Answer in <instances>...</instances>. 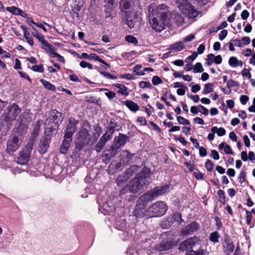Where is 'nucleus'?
<instances>
[{
  "mask_svg": "<svg viewBox=\"0 0 255 255\" xmlns=\"http://www.w3.org/2000/svg\"><path fill=\"white\" fill-rule=\"evenodd\" d=\"M148 11L149 22L152 30L157 32L164 30L171 16L168 6L165 4L157 6L154 3H151L148 7Z\"/></svg>",
  "mask_w": 255,
  "mask_h": 255,
  "instance_id": "obj_1",
  "label": "nucleus"
},
{
  "mask_svg": "<svg viewBox=\"0 0 255 255\" xmlns=\"http://www.w3.org/2000/svg\"><path fill=\"white\" fill-rule=\"evenodd\" d=\"M151 182V171L147 168H144L137 176L132 179L125 187L121 191L125 194L128 190L129 192L136 193L141 190L144 186L148 185Z\"/></svg>",
  "mask_w": 255,
  "mask_h": 255,
  "instance_id": "obj_2",
  "label": "nucleus"
},
{
  "mask_svg": "<svg viewBox=\"0 0 255 255\" xmlns=\"http://www.w3.org/2000/svg\"><path fill=\"white\" fill-rule=\"evenodd\" d=\"M78 121L74 118H70L69 123L66 126L64 139L60 147V152L66 154L71 145L72 136L77 129Z\"/></svg>",
  "mask_w": 255,
  "mask_h": 255,
  "instance_id": "obj_3",
  "label": "nucleus"
},
{
  "mask_svg": "<svg viewBox=\"0 0 255 255\" xmlns=\"http://www.w3.org/2000/svg\"><path fill=\"white\" fill-rule=\"evenodd\" d=\"M96 142V139H92L88 130L83 128L79 132L78 137L76 142V147L81 150L87 145L92 146Z\"/></svg>",
  "mask_w": 255,
  "mask_h": 255,
  "instance_id": "obj_4",
  "label": "nucleus"
},
{
  "mask_svg": "<svg viewBox=\"0 0 255 255\" xmlns=\"http://www.w3.org/2000/svg\"><path fill=\"white\" fill-rule=\"evenodd\" d=\"M167 210V206L163 201H157L153 204L147 210V218L162 216Z\"/></svg>",
  "mask_w": 255,
  "mask_h": 255,
  "instance_id": "obj_5",
  "label": "nucleus"
},
{
  "mask_svg": "<svg viewBox=\"0 0 255 255\" xmlns=\"http://www.w3.org/2000/svg\"><path fill=\"white\" fill-rule=\"evenodd\" d=\"M20 112L21 109L17 104L15 103L10 104L2 115L1 118L5 122L10 123L16 120Z\"/></svg>",
  "mask_w": 255,
  "mask_h": 255,
  "instance_id": "obj_6",
  "label": "nucleus"
},
{
  "mask_svg": "<svg viewBox=\"0 0 255 255\" xmlns=\"http://www.w3.org/2000/svg\"><path fill=\"white\" fill-rule=\"evenodd\" d=\"M33 115L30 110H25L23 113L19 116V125L17 128V131L20 134H22L27 129L28 124L30 123L32 120Z\"/></svg>",
  "mask_w": 255,
  "mask_h": 255,
  "instance_id": "obj_7",
  "label": "nucleus"
},
{
  "mask_svg": "<svg viewBox=\"0 0 255 255\" xmlns=\"http://www.w3.org/2000/svg\"><path fill=\"white\" fill-rule=\"evenodd\" d=\"M128 139V137L122 133H119L118 136H116L113 140V144L108 149L109 152L111 153L112 156H115L118 150L124 146Z\"/></svg>",
  "mask_w": 255,
  "mask_h": 255,
  "instance_id": "obj_8",
  "label": "nucleus"
},
{
  "mask_svg": "<svg viewBox=\"0 0 255 255\" xmlns=\"http://www.w3.org/2000/svg\"><path fill=\"white\" fill-rule=\"evenodd\" d=\"M182 3L178 6L182 12L190 18L196 17L199 12L197 9L190 3H187L186 0H181Z\"/></svg>",
  "mask_w": 255,
  "mask_h": 255,
  "instance_id": "obj_9",
  "label": "nucleus"
},
{
  "mask_svg": "<svg viewBox=\"0 0 255 255\" xmlns=\"http://www.w3.org/2000/svg\"><path fill=\"white\" fill-rule=\"evenodd\" d=\"M199 241V238L197 237L189 238L188 239L183 241L179 246L180 251H190L192 247L196 244Z\"/></svg>",
  "mask_w": 255,
  "mask_h": 255,
  "instance_id": "obj_10",
  "label": "nucleus"
},
{
  "mask_svg": "<svg viewBox=\"0 0 255 255\" xmlns=\"http://www.w3.org/2000/svg\"><path fill=\"white\" fill-rule=\"evenodd\" d=\"M21 144L19 137L16 136L11 137L7 142V150L9 152L16 151Z\"/></svg>",
  "mask_w": 255,
  "mask_h": 255,
  "instance_id": "obj_11",
  "label": "nucleus"
},
{
  "mask_svg": "<svg viewBox=\"0 0 255 255\" xmlns=\"http://www.w3.org/2000/svg\"><path fill=\"white\" fill-rule=\"evenodd\" d=\"M146 205L137 201L136 205L133 211V214L138 218L147 217V210H145Z\"/></svg>",
  "mask_w": 255,
  "mask_h": 255,
  "instance_id": "obj_12",
  "label": "nucleus"
},
{
  "mask_svg": "<svg viewBox=\"0 0 255 255\" xmlns=\"http://www.w3.org/2000/svg\"><path fill=\"white\" fill-rule=\"evenodd\" d=\"M51 138L48 135L45 137H42L39 143L38 151L40 154L45 153L49 146L50 143Z\"/></svg>",
  "mask_w": 255,
  "mask_h": 255,
  "instance_id": "obj_13",
  "label": "nucleus"
},
{
  "mask_svg": "<svg viewBox=\"0 0 255 255\" xmlns=\"http://www.w3.org/2000/svg\"><path fill=\"white\" fill-rule=\"evenodd\" d=\"M200 225L196 222H193L187 226H185L182 230V234L185 236L190 235L198 230Z\"/></svg>",
  "mask_w": 255,
  "mask_h": 255,
  "instance_id": "obj_14",
  "label": "nucleus"
},
{
  "mask_svg": "<svg viewBox=\"0 0 255 255\" xmlns=\"http://www.w3.org/2000/svg\"><path fill=\"white\" fill-rule=\"evenodd\" d=\"M223 246L224 253L228 255L234 251L235 248L233 242L228 236H225Z\"/></svg>",
  "mask_w": 255,
  "mask_h": 255,
  "instance_id": "obj_15",
  "label": "nucleus"
},
{
  "mask_svg": "<svg viewBox=\"0 0 255 255\" xmlns=\"http://www.w3.org/2000/svg\"><path fill=\"white\" fill-rule=\"evenodd\" d=\"M156 198V194L153 190L149 191L141 196L137 201L145 205L149 202L152 201Z\"/></svg>",
  "mask_w": 255,
  "mask_h": 255,
  "instance_id": "obj_16",
  "label": "nucleus"
},
{
  "mask_svg": "<svg viewBox=\"0 0 255 255\" xmlns=\"http://www.w3.org/2000/svg\"><path fill=\"white\" fill-rule=\"evenodd\" d=\"M111 139V138H110V137L104 134L101 136L99 141L94 147V149L97 152H100L104 148L106 145V143Z\"/></svg>",
  "mask_w": 255,
  "mask_h": 255,
  "instance_id": "obj_17",
  "label": "nucleus"
},
{
  "mask_svg": "<svg viewBox=\"0 0 255 255\" xmlns=\"http://www.w3.org/2000/svg\"><path fill=\"white\" fill-rule=\"evenodd\" d=\"M174 244L171 241H167L164 243H160L155 245L154 249L159 251H165L172 248Z\"/></svg>",
  "mask_w": 255,
  "mask_h": 255,
  "instance_id": "obj_18",
  "label": "nucleus"
},
{
  "mask_svg": "<svg viewBox=\"0 0 255 255\" xmlns=\"http://www.w3.org/2000/svg\"><path fill=\"white\" fill-rule=\"evenodd\" d=\"M130 172V169L127 170L125 173L117 177L116 182L119 186H123L125 182L129 179L131 175Z\"/></svg>",
  "mask_w": 255,
  "mask_h": 255,
  "instance_id": "obj_19",
  "label": "nucleus"
},
{
  "mask_svg": "<svg viewBox=\"0 0 255 255\" xmlns=\"http://www.w3.org/2000/svg\"><path fill=\"white\" fill-rule=\"evenodd\" d=\"M117 127V123H116L114 121L111 120L109 123V126L107 128L105 134L110 137V138H112L114 132L115 130H118V129H116V128Z\"/></svg>",
  "mask_w": 255,
  "mask_h": 255,
  "instance_id": "obj_20",
  "label": "nucleus"
},
{
  "mask_svg": "<svg viewBox=\"0 0 255 255\" xmlns=\"http://www.w3.org/2000/svg\"><path fill=\"white\" fill-rule=\"evenodd\" d=\"M60 116L61 113H59L57 110H52L50 113V117L47 119L48 122L58 124L60 120Z\"/></svg>",
  "mask_w": 255,
  "mask_h": 255,
  "instance_id": "obj_21",
  "label": "nucleus"
},
{
  "mask_svg": "<svg viewBox=\"0 0 255 255\" xmlns=\"http://www.w3.org/2000/svg\"><path fill=\"white\" fill-rule=\"evenodd\" d=\"M42 121H41V120H38L36 122V124H35V125L34 126L33 130L31 134L30 139L33 140L34 141H35V139L36 138V137H37V136L39 134L40 129V127L42 125Z\"/></svg>",
  "mask_w": 255,
  "mask_h": 255,
  "instance_id": "obj_22",
  "label": "nucleus"
},
{
  "mask_svg": "<svg viewBox=\"0 0 255 255\" xmlns=\"http://www.w3.org/2000/svg\"><path fill=\"white\" fill-rule=\"evenodd\" d=\"M30 155L21 151L19 152V156L17 158V162L21 165L26 164L29 160Z\"/></svg>",
  "mask_w": 255,
  "mask_h": 255,
  "instance_id": "obj_23",
  "label": "nucleus"
},
{
  "mask_svg": "<svg viewBox=\"0 0 255 255\" xmlns=\"http://www.w3.org/2000/svg\"><path fill=\"white\" fill-rule=\"evenodd\" d=\"M9 128V127L7 123L0 122V141L2 140L3 137L6 135Z\"/></svg>",
  "mask_w": 255,
  "mask_h": 255,
  "instance_id": "obj_24",
  "label": "nucleus"
},
{
  "mask_svg": "<svg viewBox=\"0 0 255 255\" xmlns=\"http://www.w3.org/2000/svg\"><path fill=\"white\" fill-rule=\"evenodd\" d=\"M45 126L46 130L49 132H52L58 128V124L48 122V120L45 122Z\"/></svg>",
  "mask_w": 255,
  "mask_h": 255,
  "instance_id": "obj_25",
  "label": "nucleus"
},
{
  "mask_svg": "<svg viewBox=\"0 0 255 255\" xmlns=\"http://www.w3.org/2000/svg\"><path fill=\"white\" fill-rule=\"evenodd\" d=\"M103 210L105 211V214H109L115 212V207L110 201H107L103 205Z\"/></svg>",
  "mask_w": 255,
  "mask_h": 255,
  "instance_id": "obj_26",
  "label": "nucleus"
},
{
  "mask_svg": "<svg viewBox=\"0 0 255 255\" xmlns=\"http://www.w3.org/2000/svg\"><path fill=\"white\" fill-rule=\"evenodd\" d=\"M169 188V186L168 185L165 184L161 187H157L154 188L153 190L154 192H155L157 197L159 195H162L168 191Z\"/></svg>",
  "mask_w": 255,
  "mask_h": 255,
  "instance_id": "obj_27",
  "label": "nucleus"
},
{
  "mask_svg": "<svg viewBox=\"0 0 255 255\" xmlns=\"http://www.w3.org/2000/svg\"><path fill=\"white\" fill-rule=\"evenodd\" d=\"M113 6L114 5H110V4L107 3L105 4V11L106 14V18L111 17V18H113L114 17H115L116 14L114 11Z\"/></svg>",
  "mask_w": 255,
  "mask_h": 255,
  "instance_id": "obj_28",
  "label": "nucleus"
},
{
  "mask_svg": "<svg viewBox=\"0 0 255 255\" xmlns=\"http://www.w3.org/2000/svg\"><path fill=\"white\" fill-rule=\"evenodd\" d=\"M134 155V154L130 153L128 150H126L123 151V154L122 155V160L124 163H128L130 160L132 159Z\"/></svg>",
  "mask_w": 255,
  "mask_h": 255,
  "instance_id": "obj_29",
  "label": "nucleus"
},
{
  "mask_svg": "<svg viewBox=\"0 0 255 255\" xmlns=\"http://www.w3.org/2000/svg\"><path fill=\"white\" fill-rule=\"evenodd\" d=\"M123 103L132 111L136 112L139 109V107L138 105L131 101H125L123 102Z\"/></svg>",
  "mask_w": 255,
  "mask_h": 255,
  "instance_id": "obj_30",
  "label": "nucleus"
},
{
  "mask_svg": "<svg viewBox=\"0 0 255 255\" xmlns=\"http://www.w3.org/2000/svg\"><path fill=\"white\" fill-rule=\"evenodd\" d=\"M184 48V45L181 41H179L170 45V49L175 52L180 51Z\"/></svg>",
  "mask_w": 255,
  "mask_h": 255,
  "instance_id": "obj_31",
  "label": "nucleus"
},
{
  "mask_svg": "<svg viewBox=\"0 0 255 255\" xmlns=\"http://www.w3.org/2000/svg\"><path fill=\"white\" fill-rule=\"evenodd\" d=\"M34 142L35 141L33 140L30 139V140L25 145L22 151L25 152L26 153H28V154L30 155V153L33 149Z\"/></svg>",
  "mask_w": 255,
  "mask_h": 255,
  "instance_id": "obj_32",
  "label": "nucleus"
},
{
  "mask_svg": "<svg viewBox=\"0 0 255 255\" xmlns=\"http://www.w3.org/2000/svg\"><path fill=\"white\" fill-rule=\"evenodd\" d=\"M114 86L119 89L118 92L122 95L128 96L129 94L127 91L128 88L125 86L120 84H115Z\"/></svg>",
  "mask_w": 255,
  "mask_h": 255,
  "instance_id": "obj_33",
  "label": "nucleus"
},
{
  "mask_svg": "<svg viewBox=\"0 0 255 255\" xmlns=\"http://www.w3.org/2000/svg\"><path fill=\"white\" fill-rule=\"evenodd\" d=\"M211 131L216 132L219 136H223L226 134V130L223 128H218L217 127H213L211 128Z\"/></svg>",
  "mask_w": 255,
  "mask_h": 255,
  "instance_id": "obj_34",
  "label": "nucleus"
},
{
  "mask_svg": "<svg viewBox=\"0 0 255 255\" xmlns=\"http://www.w3.org/2000/svg\"><path fill=\"white\" fill-rule=\"evenodd\" d=\"M130 5V2L126 0H122L120 3V8L123 11L128 9Z\"/></svg>",
  "mask_w": 255,
  "mask_h": 255,
  "instance_id": "obj_35",
  "label": "nucleus"
},
{
  "mask_svg": "<svg viewBox=\"0 0 255 255\" xmlns=\"http://www.w3.org/2000/svg\"><path fill=\"white\" fill-rule=\"evenodd\" d=\"M40 81L41 82L43 86L47 89L51 91H54L55 90V87L53 84H51L47 81L43 79H41Z\"/></svg>",
  "mask_w": 255,
  "mask_h": 255,
  "instance_id": "obj_36",
  "label": "nucleus"
},
{
  "mask_svg": "<svg viewBox=\"0 0 255 255\" xmlns=\"http://www.w3.org/2000/svg\"><path fill=\"white\" fill-rule=\"evenodd\" d=\"M125 219L117 221L115 224L116 228L119 230H123L126 227Z\"/></svg>",
  "mask_w": 255,
  "mask_h": 255,
  "instance_id": "obj_37",
  "label": "nucleus"
},
{
  "mask_svg": "<svg viewBox=\"0 0 255 255\" xmlns=\"http://www.w3.org/2000/svg\"><path fill=\"white\" fill-rule=\"evenodd\" d=\"M41 43L42 44L41 48L48 53L51 51L52 48H54V47L51 44L48 43V42L45 39L43 40V41H42Z\"/></svg>",
  "mask_w": 255,
  "mask_h": 255,
  "instance_id": "obj_38",
  "label": "nucleus"
},
{
  "mask_svg": "<svg viewBox=\"0 0 255 255\" xmlns=\"http://www.w3.org/2000/svg\"><path fill=\"white\" fill-rule=\"evenodd\" d=\"M90 59H93L96 61H98L99 62L103 63L106 65H107L108 67H110V65L108 64L106 61L100 58L96 54L92 53L90 54Z\"/></svg>",
  "mask_w": 255,
  "mask_h": 255,
  "instance_id": "obj_39",
  "label": "nucleus"
},
{
  "mask_svg": "<svg viewBox=\"0 0 255 255\" xmlns=\"http://www.w3.org/2000/svg\"><path fill=\"white\" fill-rule=\"evenodd\" d=\"M213 86H214L212 83H209L206 84L204 87V90L203 91V93L204 94H207L211 93L213 90Z\"/></svg>",
  "mask_w": 255,
  "mask_h": 255,
  "instance_id": "obj_40",
  "label": "nucleus"
},
{
  "mask_svg": "<svg viewBox=\"0 0 255 255\" xmlns=\"http://www.w3.org/2000/svg\"><path fill=\"white\" fill-rule=\"evenodd\" d=\"M229 64L231 67H236L239 65V60L236 57H231L229 60Z\"/></svg>",
  "mask_w": 255,
  "mask_h": 255,
  "instance_id": "obj_41",
  "label": "nucleus"
},
{
  "mask_svg": "<svg viewBox=\"0 0 255 255\" xmlns=\"http://www.w3.org/2000/svg\"><path fill=\"white\" fill-rule=\"evenodd\" d=\"M220 237L219 233L217 232L212 233L210 236V240L214 243L218 242V239Z\"/></svg>",
  "mask_w": 255,
  "mask_h": 255,
  "instance_id": "obj_42",
  "label": "nucleus"
},
{
  "mask_svg": "<svg viewBox=\"0 0 255 255\" xmlns=\"http://www.w3.org/2000/svg\"><path fill=\"white\" fill-rule=\"evenodd\" d=\"M32 28L35 31L32 33V35L37 38L40 42L43 41L44 40V36L39 34L34 27H32Z\"/></svg>",
  "mask_w": 255,
  "mask_h": 255,
  "instance_id": "obj_43",
  "label": "nucleus"
},
{
  "mask_svg": "<svg viewBox=\"0 0 255 255\" xmlns=\"http://www.w3.org/2000/svg\"><path fill=\"white\" fill-rule=\"evenodd\" d=\"M6 9L7 11H9L10 12L13 14L18 15L20 9L13 6L11 7H7L6 8Z\"/></svg>",
  "mask_w": 255,
  "mask_h": 255,
  "instance_id": "obj_44",
  "label": "nucleus"
},
{
  "mask_svg": "<svg viewBox=\"0 0 255 255\" xmlns=\"http://www.w3.org/2000/svg\"><path fill=\"white\" fill-rule=\"evenodd\" d=\"M125 40L128 42L134 44H136L138 42L137 39L133 36L130 35H127L125 37Z\"/></svg>",
  "mask_w": 255,
  "mask_h": 255,
  "instance_id": "obj_45",
  "label": "nucleus"
},
{
  "mask_svg": "<svg viewBox=\"0 0 255 255\" xmlns=\"http://www.w3.org/2000/svg\"><path fill=\"white\" fill-rule=\"evenodd\" d=\"M142 68L141 65H137L133 68V72L136 75L142 76L144 75V73L143 71H140L139 70Z\"/></svg>",
  "mask_w": 255,
  "mask_h": 255,
  "instance_id": "obj_46",
  "label": "nucleus"
},
{
  "mask_svg": "<svg viewBox=\"0 0 255 255\" xmlns=\"http://www.w3.org/2000/svg\"><path fill=\"white\" fill-rule=\"evenodd\" d=\"M187 254V255H204V251L203 249H199L197 251L191 250Z\"/></svg>",
  "mask_w": 255,
  "mask_h": 255,
  "instance_id": "obj_47",
  "label": "nucleus"
},
{
  "mask_svg": "<svg viewBox=\"0 0 255 255\" xmlns=\"http://www.w3.org/2000/svg\"><path fill=\"white\" fill-rule=\"evenodd\" d=\"M217 194L220 198V202L223 204H225L226 200L224 192L222 190H219L217 192Z\"/></svg>",
  "mask_w": 255,
  "mask_h": 255,
  "instance_id": "obj_48",
  "label": "nucleus"
},
{
  "mask_svg": "<svg viewBox=\"0 0 255 255\" xmlns=\"http://www.w3.org/2000/svg\"><path fill=\"white\" fill-rule=\"evenodd\" d=\"M202 65L200 63H197L193 68V72L194 73H201L203 71Z\"/></svg>",
  "mask_w": 255,
  "mask_h": 255,
  "instance_id": "obj_49",
  "label": "nucleus"
},
{
  "mask_svg": "<svg viewBox=\"0 0 255 255\" xmlns=\"http://www.w3.org/2000/svg\"><path fill=\"white\" fill-rule=\"evenodd\" d=\"M139 87L141 88H152V85L151 83L147 81H142L139 83Z\"/></svg>",
  "mask_w": 255,
  "mask_h": 255,
  "instance_id": "obj_50",
  "label": "nucleus"
},
{
  "mask_svg": "<svg viewBox=\"0 0 255 255\" xmlns=\"http://www.w3.org/2000/svg\"><path fill=\"white\" fill-rule=\"evenodd\" d=\"M205 167L208 171L211 172L213 169L214 164L210 159H208L205 163Z\"/></svg>",
  "mask_w": 255,
  "mask_h": 255,
  "instance_id": "obj_51",
  "label": "nucleus"
},
{
  "mask_svg": "<svg viewBox=\"0 0 255 255\" xmlns=\"http://www.w3.org/2000/svg\"><path fill=\"white\" fill-rule=\"evenodd\" d=\"M177 121L180 124L188 125L190 124V122L188 120L185 119L184 118L179 116L177 118Z\"/></svg>",
  "mask_w": 255,
  "mask_h": 255,
  "instance_id": "obj_52",
  "label": "nucleus"
},
{
  "mask_svg": "<svg viewBox=\"0 0 255 255\" xmlns=\"http://www.w3.org/2000/svg\"><path fill=\"white\" fill-rule=\"evenodd\" d=\"M100 73L103 75L104 77L110 79H116L117 77L115 76L108 72H106L104 71H100Z\"/></svg>",
  "mask_w": 255,
  "mask_h": 255,
  "instance_id": "obj_53",
  "label": "nucleus"
},
{
  "mask_svg": "<svg viewBox=\"0 0 255 255\" xmlns=\"http://www.w3.org/2000/svg\"><path fill=\"white\" fill-rule=\"evenodd\" d=\"M214 55L213 54H210L208 55L206 62V64L208 66H211L212 64L214 61Z\"/></svg>",
  "mask_w": 255,
  "mask_h": 255,
  "instance_id": "obj_54",
  "label": "nucleus"
},
{
  "mask_svg": "<svg viewBox=\"0 0 255 255\" xmlns=\"http://www.w3.org/2000/svg\"><path fill=\"white\" fill-rule=\"evenodd\" d=\"M32 70L35 72L42 73L44 71L43 66L42 65H35L32 66Z\"/></svg>",
  "mask_w": 255,
  "mask_h": 255,
  "instance_id": "obj_55",
  "label": "nucleus"
},
{
  "mask_svg": "<svg viewBox=\"0 0 255 255\" xmlns=\"http://www.w3.org/2000/svg\"><path fill=\"white\" fill-rule=\"evenodd\" d=\"M197 55V53L196 52H194L191 55L186 58L185 62L186 63H189L190 62L193 61L196 58Z\"/></svg>",
  "mask_w": 255,
  "mask_h": 255,
  "instance_id": "obj_56",
  "label": "nucleus"
},
{
  "mask_svg": "<svg viewBox=\"0 0 255 255\" xmlns=\"http://www.w3.org/2000/svg\"><path fill=\"white\" fill-rule=\"evenodd\" d=\"M174 219L175 221L181 224L183 222V220L182 219L181 214L180 213H176L173 215Z\"/></svg>",
  "mask_w": 255,
  "mask_h": 255,
  "instance_id": "obj_57",
  "label": "nucleus"
},
{
  "mask_svg": "<svg viewBox=\"0 0 255 255\" xmlns=\"http://www.w3.org/2000/svg\"><path fill=\"white\" fill-rule=\"evenodd\" d=\"M80 65L82 68H88L89 69H93V66L91 64L85 61H82L80 62Z\"/></svg>",
  "mask_w": 255,
  "mask_h": 255,
  "instance_id": "obj_58",
  "label": "nucleus"
},
{
  "mask_svg": "<svg viewBox=\"0 0 255 255\" xmlns=\"http://www.w3.org/2000/svg\"><path fill=\"white\" fill-rule=\"evenodd\" d=\"M152 82L154 85H157L162 83V80L157 76H154L152 79Z\"/></svg>",
  "mask_w": 255,
  "mask_h": 255,
  "instance_id": "obj_59",
  "label": "nucleus"
},
{
  "mask_svg": "<svg viewBox=\"0 0 255 255\" xmlns=\"http://www.w3.org/2000/svg\"><path fill=\"white\" fill-rule=\"evenodd\" d=\"M127 255H138V252L132 247L128 248L127 251Z\"/></svg>",
  "mask_w": 255,
  "mask_h": 255,
  "instance_id": "obj_60",
  "label": "nucleus"
},
{
  "mask_svg": "<svg viewBox=\"0 0 255 255\" xmlns=\"http://www.w3.org/2000/svg\"><path fill=\"white\" fill-rule=\"evenodd\" d=\"M241 73L243 77H247L248 79H251V74L248 69L245 68L243 69Z\"/></svg>",
  "mask_w": 255,
  "mask_h": 255,
  "instance_id": "obj_61",
  "label": "nucleus"
},
{
  "mask_svg": "<svg viewBox=\"0 0 255 255\" xmlns=\"http://www.w3.org/2000/svg\"><path fill=\"white\" fill-rule=\"evenodd\" d=\"M211 155L215 160H219L220 158L219 154L216 150L213 149L211 150Z\"/></svg>",
  "mask_w": 255,
  "mask_h": 255,
  "instance_id": "obj_62",
  "label": "nucleus"
},
{
  "mask_svg": "<svg viewBox=\"0 0 255 255\" xmlns=\"http://www.w3.org/2000/svg\"><path fill=\"white\" fill-rule=\"evenodd\" d=\"M227 34H228L227 30H225V29L222 30L219 35V39L220 40H223L227 36Z\"/></svg>",
  "mask_w": 255,
  "mask_h": 255,
  "instance_id": "obj_63",
  "label": "nucleus"
},
{
  "mask_svg": "<svg viewBox=\"0 0 255 255\" xmlns=\"http://www.w3.org/2000/svg\"><path fill=\"white\" fill-rule=\"evenodd\" d=\"M198 108L199 109L200 112H201L203 115L205 116H207L209 114V111L207 109H206L205 107L199 105L198 106Z\"/></svg>",
  "mask_w": 255,
  "mask_h": 255,
  "instance_id": "obj_64",
  "label": "nucleus"
}]
</instances>
